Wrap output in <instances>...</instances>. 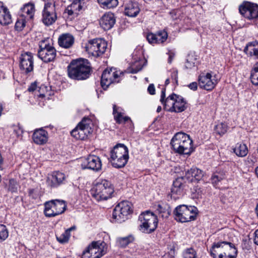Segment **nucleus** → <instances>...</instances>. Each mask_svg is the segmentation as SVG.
<instances>
[{"instance_id":"63","label":"nucleus","mask_w":258,"mask_h":258,"mask_svg":"<svg viewBox=\"0 0 258 258\" xmlns=\"http://www.w3.org/2000/svg\"><path fill=\"white\" fill-rule=\"evenodd\" d=\"M3 163V158L2 155L0 156V165H2Z\"/></svg>"},{"instance_id":"43","label":"nucleus","mask_w":258,"mask_h":258,"mask_svg":"<svg viewBox=\"0 0 258 258\" xmlns=\"http://www.w3.org/2000/svg\"><path fill=\"white\" fill-rule=\"evenodd\" d=\"M9 236L8 231L4 225H0V242L6 240Z\"/></svg>"},{"instance_id":"19","label":"nucleus","mask_w":258,"mask_h":258,"mask_svg":"<svg viewBox=\"0 0 258 258\" xmlns=\"http://www.w3.org/2000/svg\"><path fill=\"white\" fill-rule=\"evenodd\" d=\"M72 3L66 9V13L67 12L68 16V21H73L79 14V12L82 9L81 0H72Z\"/></svg>"},{"instance_id":"27","label":"nucleus","mask_w":258,"mask_h":258,"mask_svg":"<svg viewBox=\"0 0 258 258\" xmlns=\"http://www.w3.org/2000/svg\"><path fill=\"white\" fill-rule=\"evenodd\" d=\"M204 174L203 172L196 167H192L185 172V178L190 182L200 181L202 179Z\"/></svg>"},{"instance_id":"16","label":"nucleus","mask_w":258,"mask_h":258,"mask_svg":"<svg viewBox=\"0 0 258 258\" xmlns=\"http://www.w3.org/2000/svg\"><path fill=\"white\" fill-rule=\"evenodd\" d=\"M241 15L248 20L256 19L258 17V6L250 2H245L239 7Z\"/></svg>"},{"instance_id":"42","label":"nucleus","mask_w":258,"mask_h":258,"mask_svg":"<svg viewBox=\"0 0 258 258\" xmlns=\"http://www.w3.org/2000/svg\"><path fill=\"white\" fill-rule=\"evenodd\" d=\"M157 211L158 212L159 214L162 218H167L170 215V211L166 207H163L161 205H158Z\"/></svg>"},{"instance_id":"46","label":"nucleus","mask_w":258,"mask_h":258,"mask_svg":"<svg viewBox=\"0 0 258 258\" xmlns=\"http://www.w3.org/2000/svg\"><path fill=\"white\" fill-rule=\"evenodd\" d=\"M26 19L22 18H19L15 24V29L17 31H21L25 26Z\"/></svg>"},{"instance_id":"52","label":"nucleus","mask_w":258,"mask_h":258,"mask_svg":"<svg viewBox=\"0 0 258 258\" xmlns=\"http://www.w3.org/2000/svg\"><path fill=\"white\" fill-rule=\"evenodd\" d=\"M58 43L59 46L64 48V33L61 34L59 37Z\"/></svg>"},{"instance_id":"6","label":"nucleus","mask_w":258,"mask_h":258,"mask_svg":"<svg viewBox=\"0 0 258 258\" xmlns=\"http://www.w3.org/2000/svg\"><path fill=\"white\" fill-rule=\"evenodd\" d=\"M133 211V205L131 202L127 201L121 202L114 209L111 221L113 223L124 222Z\"/></svg>"},{"instance_id":"17","label":"nucleus","mask_w":258,"mask_h":258,"mask_svg":"<svg viewBox=\"0 0 258 258\" xmlns=\"http://www.w3.org/2000/svg\"><path fill=\"white\" fill-rule=\"evenodd\" d=\"M56 19L54 5L51 2L45 4L42 14V21L47 26L52 24Z\"/></svg>"},{"instance_id":"53","label":"nucleus","mask_w":258,"mask_h":258,"mask_svg":"<svg viewBox=\"0 0 258 258\" xmlns=\"http://www.w3.org/2000/svg\"><path fill=\"white\" fill-rule=\"evenodd\" d=\"M188 88L194 91H196L198 88V83L196 82H192L188 85Z\"/></svg>"},{"instance_id":"20","label":"nucleus","mask_w":258,"mask_h":258,"mask_svg":"<svg viewBox=\"0 0 258 258\" xmlns=\"http://www.w3.org/2000/svg\"><path fill=\"white\" fill-rule=\"evenodd\" d=\"M184 184L182 180L176 179L173 181L171 189V198L175 200L181 198L184 194Z\"/></svg>"},{"instance_id":"31","label":"nucleus","mask_w":258,"mask_h":258,"mask_svg":"<svg viewBox=\"0 0 258 258\" xmlns=\"http://www.w3.org/2000/svg\"><path fill=\"white\" fill-rule=\"evenodd\" d=\"M244 51L247 55L258 58V41L248 43L244 48Z\"/></svg>"},{"instance_id":"8","label":"nucleus","mask_w":258,"mask_h":258,"mask_svg":"<svg viewBox=\"0 0 258 258\" xmlns=\"http://www.w3.org/2000/svg\"><path fill=\"white\" fill-rule=\"evenodd\" d=\"M107 251V245L105 242L94 241L84 251L82 258H100Z\"/></svg>"},{"instance_id":"50","label":"nucleus","mask_w":258,"mask_h":258,"mask_svg":"<svg viewBox=\"0 0 258 258\" xmlns=\"http://www.w3.org/2000/svg\"><path fill=\"white\" fill-rule=\"evenodd\" d=\"M156 34L149 33L147 35V39L150 43H156Z\"/></svg>"},{"instance_id":"25","label":"nucleus","mask_w":258,"mask_h":258,"mask_svg":"<svg viewBox=\"0 0 258 258\" xmlns=\"http://www.w3.org/2000/svg\"><path fill=\"white\" fill-rule=\"evenodd\" d=\"M64 179V174L59 171H56L48 176L46 183L50 187H55L62 183Z\"/></svg>"},{"instance_id":"61","label":"nucleus","mask_w":258,"mask_h":258,"mask_svg":"<svg viewBox=\"0 0 258 258\" xmlns=\"http://www.w3.org/2000/svg\"><path fill=\"white\" fill-rule=\"evenodd\" d=\"M3 110V106L2 104H0V117L2 115Z\"/></svg>"},{"instance_id":"2","label":"nucleus","mask_w":258,"mask_h":258,"mask_svg":"<svg viewBox=\"0 0 258 258\" xmlns=\"http://www.w3.org/2000/svg\"><path fill=\"white\" fill-rule=\"evenodd\" d=\"M192 141L189 136L183 133H176L171 141V145L175 153L189 155L193 151Z\"/></svg>"},{"instance_id":"4","label":"nucleus","mask_w":258,"mask_h":258,"mask_svg":"<svg viewBox=\"0 0 258 258\" xmlns=\"http://www.w3.org/2000/svg\"><path fill=\"white\" fill-rule=\"evenodd\" d=\"M139 229L144 233L150 234L157 227L158 219L156 215L150 211L143 212L139 216Z\"/></svg>"},{"instance_id":"48","label":"nucleus","mask_w":258,"mask_h":258,"mask_svg":"<svg viewBox=\"0 0 258 258\" xmlns=\"http://www.w3.org/2000/svg\"><path fill=\"white\" fill-rule=\"evenodd\" d=\"M184 258H197V253L195 249L192 248H187L183 254Z\"/></svg>"},{"instance_id":"47","label":"nucleus","mask_w":258,"mask_h":258,"mask_svg":"<svg viewBox=\"0 0 258 258\" xmlns=\"http://www.w3.org/2000/svg\"><path fill=\"white\" fill-rule=\"evenodd\" d=\"M170 75L169 78L170 79L171 83L175 85L178 84V71L175 69H172L170 71Z\"/></svg>"},{"instance_id":"3","label":"nucleus","mask_w":258,"mask_h":258,"mask_svg":"<svg viewBox=\"0 0 258 258\" xmlns=\"http://www.w3.org/2000/svg\"><path fill=\"white\" fill-rule=\"evenodd\" d=\"M128 159V149L124 144L116 145L110 152V162L115 168L124 166Z\"/></svg>"},{"instance_id":"59","label":"nucleus","mask_w":258,"mask_h":258,"mask_svg":"<svg viewBox=\"0 0 258 258\" xmlns=\"http://www.w3.org/2000/svg\"><path fill=\"white\" fill-rule=\"evenodd\" d=\"M255 237L254 239V243L258 245V229L254 232Z\"/></svg>"},{"instance_id":"58","label":"nucleus","mask_w":258,"mask_h":258,"mask_svg":"<svg viewBox=\"0 0 258 258\" xmlns=\"http://www.w3.org/2000/svg\"><path fill=\"white\" fill-rule=\"evenodd\" d=\"M138 68L133 70V71H132V73H137L138 72L140 71L142 69L143 67V66H141L140 63H139V64H138Z\"/></svg>"},{"instance_id":"37","label":"nucleus","mask_w":258,"mask_h":258,"mask_svg":"<svg viewBox=\"0 0 258 258\" xmlns=\"http://www.w3.org/2000/svg\"><path fill=\"white\" fill-rule=\"evenodd\" d=\"M228 128V126L227 123L220 122L215 126L214 131L216 134L222 136L227 132Z\"/></svg>"},{"instance_id":"13","label":"nucleus","mask_w":258,"mask_h":258,"mask_svg":"<svg viewBox=\"0 0 258 258\" xmlns=\"http://www.w3.org/2000/svg\"><path fill=\"white\" fill-rule=\"evenodd\" d=\"M121 74L120 71L117 69L111 68L107 69L104 71L102 74L101 79V85L105 89L112 83H118L119 81V77Z\"/></svg>"},{"instance_id":"54","label":"nucleus","mask_w":258,"mask_h":258,"mask_svg":"<svg viewBox=\"0 0 258 258\" xmlns=\"http://www.w3.org/2000/svg\"><path fill=\"white\" fill-rule=\"evenodd\" d=\"M149 93L151 95H154L155 93V89L153 84H150L148 88Z\"/></svg>"},{"instance_id":"28","label":"nucleus","mask_w":258,"mask_h":258,"mask_svg":"<svg viewBox=\"0 0 258 258\" xmlns=\"http://www.w3.org/2000/svg\"><path fill=\"white\" fill-rule=\"evenodd\" d=\"M225 241L214 242L211 249V255L213 258H222Z\"/></svg>"},{"instance_id":"44","label":"nucleus","mask_w":258,"mask_h":258,"mask_svg":"<svg viewBox=\"0 0 258 258\" xmlns=\"http://www.w3.org/2000/svg\"><path fill=\"white\" fill-rule=\"evenodd\" d=\"M18 184L14 179H10L9 181L8 190L12 192H16Z\"/></svg>"},{"instance_id":"40","label":"nucleus","mask_w":258,"mask_h":258,"mask_svg":"<svg viewBox=\"0 0 258 258\" xmlns=\"http://www.w3.org/2000/svg\"><path fill=\"white\" fill-rule=\"evenodd\" d=\"M134 239V237L132 236L119 238L117 239V244L119 246L124 247L130 243L133 242Z\"/></svg>"},{"instance_id":"18","label":"nucleus","mask_w":258,"mask_h":258,"mask_svg":"<svg viewBox=\"0 0 258 258\" xmlns=\"http://www.w3.org/2000/svg\"><path fill=\"white\" fill-rule=\"evenodd\" d=\"M82 166L84 169L87 168L95 171H98L101 169L102 162L98 156L90 155L84 159Z\"/></svg>"},{"instance_id":"29","label":"nucleus","mask_w":258,"mask_h":258,"mask_svg":"<svg viewBox=\"0 0 258 258\" xmlns=\"http://www.w3.org/2000/svg\"><path fill=\"white\" fill-rule=\"evenodd\" d=\"M140 12L139 4L137 2H130L125 6L124 14L128 17H136Z\"/></svg>"},{"instance_id":"30","label":"nucleus","mask_w":258,"mask_h":258,"mask_svg":"<svg viewBox=\"0 0 258 258\" xmlns=\"http://www.w3.org/2000/svg\"><path fill=\"white\" fill-rule=\"evenodd\" d=\"M222 258H236L237 255V249L235 245L229 242L225 241Z\"/></svg>"},{"instance_id":"34","label":"nucleus","mask_w":258,"mask_h":258,"mask_svg":"<svg viewBox=\"0 0 258 258\" xmlns=\"http://www.w3.org/2000/svg\"><path fill=\"white\" fill-rule=\"evenodd\" d=\"M113 114L115 120L119 124L125 123L131 120L129 117L123 116L121 112H118L115 105H114L113 107Z\"/></svg>"},{"instance_id":"39","label":"nucleus","mask_w":258,"mask_h":258,"mask_svg":"<svg viewBox=\"0 0 258 258\" xmlns=\"http://www.w3.org/2000/svg\"><path fill=\"white\" fill-rule=\"evenodd\" d=\"M250 80L254 85L258 86V62L254 64L251 71Z\"/></svg>"},{"instance_id":"38","label":"nucleus","mask_w":258,"mask_h":258,"mask_svg":"<svg viewBox=\"0 0 258 258\" xmlns=\"http://www.w3.org/2000/svg\"><path fill=\"white\" fill-rule=\"evenodd\" d=\"M197 57L194 53H189L186 57L185 67L187 69H191L196 66Z\"/></svg>"},{"instance_id":"60","label":"nucleus","mask_w":258,"mask_h":258,"mask_svg":"<svg viewBox=\"0 0 258 258\" xmlns=\"http://www.w3.org/2000/svg\"><path fill=\"white\" fill-rule=\"evenodd\" d=\"M170 82H171V81L170 80V78H167L166 81H165V85H167L168 84H169Z\"/></svg>"},{"instance_id":"33","label":"nucleus","mask_w":258,"mask_h":258,"mask_svg":"<svg viewBox=\"0 0 258 258\" xmlns=\"http://www.w3.org/2000/svg\"><path fill=\"white\" fill-rule=\"evenodd\" d=\"M185 104L186 102L184 99L178 96V97H176V100H175L173 107L172 108V112H181L184 111L186 108Z\"/></svg>"},{"instance_id":"56","label":"nucleus","mask_w":258,"mask_h":258,"mask_svg":"<svg viewBox=\"0 0 258 258\" xmlns=\"http://www.w3.org/2000/svg\"><path fill=\"white\" fill-rule=\"evenodd\" d=\"M168 55H169V57H168V63H171L172 62V61L175 56V54L174 52H172V51H169L168 52Z\"/></svg>"},{"instance_id":"41","label":"nucleus","mask_w":258,"mask_h":258,"mask_svg":"<svg viewBox=\"0 0 258 258\" xmlns=\"http://www.w3.org/2000/svg\"><path fill=\"white\" fill-rule=\"evenodd\" d=\"M168 37V34L165 30L160 31L156 33V43H162L164 42Z\"/></svg>"},{"instance_id":"32","label":"nucleus","mask_w":258,"mask_h":258,"mask_svg":"<svg viewBox=\"0 0 258 258\" xmlns=\"http://www.w3.org/2000/svg\"><path fill=\"white\" fill-rule=\"evenodd\" d=\"M233 152L238 157L245 156L248 153L247 146L244 144L237 143L232 149Z\"/></svg>"},{"instance_id":"12","label":"nucleus","mask_w":258,"mask_h":258,"mask_svg":"<svg viewBox=\"0 0 258 258\" xmlns=\"http://www.w3.org/2000/svg\"><path fill=\"white\" fill-rule=\"evenodd\" d=\"M218 83L215 75H213L212 72H202L198 77V85L200 88L212 91Z\"/></svg>"},{"instance_id":"10","label":"nucleus","mask_w":258,"mask_h":258,"mask_svg":"<svg viewBox=\"0 0 258 258\" xmlns=\"http://www.w3.org/2000/svg\"><path fill=\"white\" fill-rule=\"evenodd\" d=\"M107 44L105 40L102 38H96L90 40L86 44V51L95 57L102 55L106 51Z\"/></svg>"},{"instance_id":"64","label":"nucleus","mask_w":258,"mask_h":258,"mask_svg":"<svg viewBox=\"0 0 258 258\" xmlns=\"http://www.w3.org/2000/svg\"><path fill=\"white\" fill-rule=\"evenodd\" d=\"M255 174L258 177V166L255 169Z\"/></svg>"},{"instance_id":"55","label":"nucleus","mask_w":258,"mask_h":258,"mask_svg":"<svg viewBox=\"0 0 258 258\" xmlns=\"http://www.w3.org/2000/svg\"><path fill=\"white\" fill-rule=\"evenodd\" d=\"M36 88H37V84H36V82H34V83H32L30 85V86H29V87L28 88V91L29 92H33L34 91H35L36 89Z\"/></svg>"},{"instance_id":"35","label":"nucleus","mask_w":258,"mask_h":258,"mask_svg":"<svg viewBox=\"0 0 258 258\" xmlns=\"http://www.w3.org/2000/svg\"><path fill=\"white\" fill-rule=\"evenodd\" d=\"M100 7L103 9L115 8L118 4V0H97Z\"/></svg>"},{"instance_id":"23","label":"nucleus","mask_w":258,"mask_h":258,"mask_svg":"<svg viewBox=\"0 0 258 258\" xmlns=\"http://www.w3.org/2000/svg\"><path fill=\"white\" fill-rule=\"evenodd\" d=\"M115 23V19L113 14L105 13L100 20V25L105 30L110 29Z\"/></svg>"},{"instance_id":"15","label":"nucleus","mask_w":258,"mask_h":258,"mask_svg":"<svg viewBox=\"0 0 258 258\" xmlns=\"http://www.w3.org/2000/svg\"><path fill=\"white\" fill-rule=\"evenodd\" d=\"M19 68L22 73L27 75L33 71L34 59L32 53L25 52L19 57Z\"/></svg>"},{"instance_id":"36","label":"nucleus","mask_w":258,"mask_h":258,"mask_svg":"<svg viewBox=\"0 0 258 258\" xmlns=\"http://www.w3.org/2000/svg\"><path fill=\"white\" fill-rule=\"evenodd\" d=\"M225 178V174L223 171L216 172L213 174L211 177V182L214 186H216L218 182Z\"/></svg>"},{"instance_id":"14","label":"nucleus","mask_w":258,"mask_h":258,"mask_svg":"<svg viewBox=\"0 0 258 258\" xmlns=\"http://www.w3.org/2000/svg\"><path fill=\"white\" fill-rule=\"evenodd\" d=\"M64 211V201L54 200L45 203L44 214L47 217H54Z\"/></svg>"},{"instance_id":"9","label":"nucleus","mask_w":258,"mask_h":258,"mask_svg":"<svg viewBox=\"0 0 258 258\" xmlns=\"http://www.w3.org/2000/svg\"><path fill=\"white\" fill-rule=\"evenodd\" d=\"M51 40L47 38L39 42V50L38 52V57L45 62L52 61L55 57V50L50 45Z\"/></svg>"},{"instance_id":"57","label":"nucleus","mask_w":258,"mask_h":258,"mask_svg":"<svg viewBox=\"0 0 258 258\" xmlns=\"http://www.w3.org/2000/svg\"><path fill=\"white\" fill-rule=\"evenodd\" d=\"M56 238L60 243H63L64 242V234L62 233L60 237L56 236Z\"/></svg>"},{"instance_id":"7","label":"nucleus","mask_w":258,"mask_h":258,"mask_svg":"<svg viewBox=\"0 0 258 258\" xmlns=\"http://www.w3.org/2000/svg\"><path fill=\"white\" fill-rule=\"evenodd\" d=\"M197 208L195 206H187L184 205L177 206L173 213L175 219L181 223L187 222L195 220L197 215Z\"/></svg>"},{"instance_id":"1","label":"nucleus","mask_w":258,"mask_h":258,"mask_svg":"<svg viewBox=\"0 0 258 258\" xmlns=\"http://www.w3.org/2000/svg\"><path fill=\"white\" fill-rule=\"evenodd\" d=\"M91 72V66L86 59L73 60L68 67V76L74 80H86L89 77Z\"/></svg>"},{"instance_id":"49","label":"nucleus","mask_w":258,"mask_h":258,"mask_svg":"<svg viewBox=\"0 0 258 258\" xmlns=\"http://www.w3.org/2000/svg\"><path fill=\"white\" fill-rule=\"evenodd\" d=\"M192 190V192L195 194V197L196 198H199L201 196L202 194V190H201L200 187H199L198 186H195Z\"/></svg>"},{"instance_id":"26","label":"nucleus","mask_w":258,"mask_h":258,"mask_svg":"<svg viewBox=\"0 0 258 258\" xmlns=\"http://www.w3.org/2000/svg\"><path fill=\"white\" fill-rule=\"evenodd\" d=\"M12 22V16L8 9L0 2V24L3 26L8 25Z\"/></svg>"},{"instance_id":"11","label":"nucleus","mask_w":258,"mask_h":258,"mask_svg":"<svg viewBox=\"0 0 258 258\" xmlns=\"http://www.w3.org/2000/svg\"><path fill=\"white\" fill-rule=\"evenodd\" d=\"M91 121L89 118H84L78 125L71 132L72 136L77 140H86L92 132L90 126Z\"/></svg>"},{"instance_id":"21","label":"nucleus","mask_w":258,"mask_h":258,"mask_svg":"<svg viewBox=\"0 0 258 258\" xmlns=\"http://www.w3.org/2000/svg\"><path fill=\"white\" fill-rule=\"evenodd\" d=\"M165 88H162L161 91L160 101L163 104H164L165 109L168 111L172 112V108L173 107L175 100H176V97H178V96L175 94H172L169 95L165 99V100H164V98L165 97Z\"/></svg>"},{"instance_id":"45","label":"nucleus","mask_w":258,"mask_h":258,"mask_svg":"<svg viewBox=\"0 0 258 258\" xmlns=\"http://www.w3.org/2000/svg\"><path fill=\"white\" fill-rule=\"evenodd\" d=\"M75 42L74 37L70 34H66V49L72 47Z\"/></svg>"},{"instance_id":"62","label":"nucleus","mask_w":258,"mask_h":258,"mask_svg":"<svg viewBox=\"0 0 258 258\" xmlns=\"http://www.w3.org/2000/svg\"><path fill=\"white\" fill-rule=\"evenodd\" d=\"M162 258H171L169 254L163 255Z\"/></svg>"},{"instance_id":"51","label":"nucleus","mask_w":258,"mask_h":258,"mask_svg":"<svg viewBox=\"0 0 258 258\" xmlns=\"http://www.w3.org/2000/svg\"><path fill=\"white\" fill-rule=\"evenodd\" d=\"M76 227L75 226H73L72 227H71V228H69L68 229L66 230V243L67 242L69 239H70V237L71 236V235H70V232L73 231V230H75L76 229Z\"/></svg>"},{"instance_id":"22","label":"nucleus","mask_w":258,"mask_h":258,"mask_svg":"<svg viewBox=\"0 0 258 258\" xmlns=\"http://www.w3.org/2000/svg\"><path fill=\"white\" fill-rule=\"evenodd\" d=\"M35 11V6L32 3L25 4L19 12V17L26 19L27 20L33 18Z\"/></svg>"},{"instance_id":"24","label":"nucleus","mask_w":258,"mask_h":258,"mask_svg":"<svg viewBox=\"0 0 258 258\" xmlns=\"http://www.w3.org/2000/svg\"><path fill=\"white\" fill-rule=\"evenodd\" d=\"M32 139L37 145L45 144L48 141V133L42 128L36 129L33 134Z\"/></svg>"},{"instance_id":"5","label":"nucleus","mask_w":258,"mask_h":258,"mask_svg":"<svg viewBox=\"0 0 258 258\" xmlns=\"http://www.w3.org/2000/svg\"><path fill=\"white\" fill-rule=\"evenodd\" d=\"M113 192L112 184L106 179L97 182L91 191L92 196L98 201L107 200L111 198Z\"/></svg>"}]
</instances>
